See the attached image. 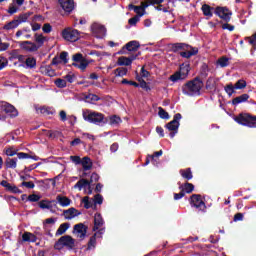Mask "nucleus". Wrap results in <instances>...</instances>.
Here are the masks:
<instances>
[{
	"label": "nucleus",
	"mask_w": 256,
	"mask_h": 256,
	"mask_svg": "<svg viewBox=\"0 0 256 256\" xmlns=\"http://www.w3.org/2000/svg\"><path fill=\"white\" fill-rule=\"evenodd\" d=\"M141 47V44L137 40H132L125 44L122 49L119 51L120 55H127V51L130 54L129 56H121L118 58L117 65H132L134 61L139 59L141 52H137V50Z\"/></svg>",
	"instance_id": "obj_1"
},
{
	"label": "nucleus",
	"mask_w": 256,
	"mask_h": 256,
	"mask_svg": "<svg viewBox=\"0 0 256 256\" xmlns=\"http://www.w3.org/2000/svg\"><path fill=\"white\" fill-rule=\"evenodd\" d=\"M170 51L172 53H179L180 57L183 59H191L199 53V48L193 47L187 43L177 42L170 44Z\"/></svg>",
	"instance_id": "obj_2"
},
{
	"label": "nucleus",
	"mask_w": 256,
	"mask_h": 256,
	"mask_svg": "<svg viewBox=\"0 0 256 256\" xmlns=\"http://www.w3.org/2000/svg\"><path fill=\"white\" fill-rule=\"evenodd\" d=\"M203 85L204 84L201 77H196L184 84L182 86V91L185 95H199V93H201V89H203Z\"/></svg>",
	"instance_id": "obj_3"
},
{
	"label": "nucleus",
	"mask_w": 256,
	"mask_h": 256,
	"mask_svg": "<svg viewBox=\"0 0 256 256\" xmlns=\"http://www.w3.org/2000/svg\"><path fill=\"white\" fill-rule=\"evenodd\" d=\"M234 121H236V123L239 125L249 127L250 129L256 128V116H253L249 113H240L234 118Z\"/></svg>",
	"instance_id": "obj_4"
},
{
	"label": "nucleus",
	"mask_w": 256,
	"mask_h": 256,
	"mask_svg": "<svg viewBox=\"0 0 256 256\" xmlns=\"http://www.w3.org/2000/svg\"><path fill=\"white\" fill-rule=\"evenodd\" d=\"M75 243H77V241L73 237L70 235H65L58 239L54 245V248L58 251H61L63 247H66L67 249H73L75 247Z\"/></svg>",
	"instance_id": "obj_5"
},
{
	"label": "nucleus",
	"mask_w": 256,
	"mask_h": 256,
	"mask_svg": "<svg viewBox=\"0 0 256 256\" xmlns=\"http://www.w3.org/2000/svg\"><path fill=\"white\" fill-rule=\"evenodd\" d=\"M189 71V65H181L179 71L175 72L173 75L170 76V81H173V83H175L176 81L187 79Z\"/></svg>",
	"instance_id": "obj_6"
},
{
	"label": "nucleus",
	"mask_w": 256,
	"mask_h": 256,
	"mask_svg": "<svg viewBox=\"0 0 256 256\" xmlns=\"http://www.w3.org/2000/svg\"><path fill=\"white\" fill-rule=\"evenodd\" d=\"M62 37L65 41H71L73 43L79 39L80 34L78 30L68 27L62 31Z\"/></svg>",
	"instance_id": "obj_7"
},
{
	"label": "nucleus",
	"mask_w": 256,
	"mask_h": 256,
	"mask_svg": "<svg viewBox=\"0 0 256 256\" xmlns=\"http://www.w3.org/2000/svg\"><path fill=\"white\" fill-rule=\"evenodd\" d=\"M72 233L79 241H83V239L87 237V226L83 223L76 224L74 225Z\"/></svg>",
	"instance_id": "obj_8"
},
{
	"label": "nucleus",
	"mask_w": 256,
	"mask_h": 256,
	"mask_svg": "<svg viewBox=\"0 0 256 256\" xmlns=\"http://www.w3.org/2000/svg\"><path fill=\"white\" fill-rule=\"evenodd\" d=\"M0 111L2 113H6V115H9V117H17V115H19V112H17V109H15V106L7 102L0 103Z\"/></svg>",
	"instance_id": "obj_9"
},
{
	"label": "nucleus",
	"mask_w": 256,
	"mask_h": 256,
	"mask_svg": "<svg viewBox=\"0 0 256 256\" xmlns=\"http://www.w3.org/2000/svg\"><path fill=\"white\" fill-rule=\"evenodd\" d=\"M85 121H89L90 123H103L105 119V115L99 113V112H90L88 115H83Z\"/></svg>",
	"instance_id": "obj_10"
},
{
	"label": "nucleus",
	"mask_w": 256,
	"mask_h": 256,
	"mask_svg": "<svg viewBox=\"0 0 256 256\" xmlns=\"http://www.w3.org/2000/svg\"><path fill=\"white\" fill-rule=\"evenodd\" d=\"M60 7L65 11V13H73L75 10V0H58Z\"/></svg>",
	"instance_id": "obj_11"
},
{
	"label": "nucleus",
	"mask_w": 256,
	"mask_h": 256,
	"mask_svg": "<svg viewBox=\"0 0 256 256\" xmlns=\"http://www.w3.org/2000/svg\"><path fill=\"white\" fill-rule=\"evenodd\" d=\"M91 29L92 33H94L96 37L102 38L105 37V35H107V28H105V26L99 23L92 24Z\"/></svg>",
	"instance_id": "obj_12"
},
{
	"label": "nucleus",
	"mask_w": 256,
	"mask_h": 256,
	"mask_svg": "<svg viewBox=\"0 0 256 256\" xmlns=\"http://www.w3.org/2000/svg\"><path fill=\"white\" fill-rule=\"evenodd\" d=\"M191 203L196 207V209H199L200 211H205V209H207L205 202L201 200V195L199 194H194L191 196Z\"/></svg>",
	"instance_id": "obj_13"
},
{
	"label": "nucleus",
	"mask_w": 256,
	"mask_h": 256,
	"mask_svg": "<svg viewBox=\"0 0 256 256\" xmlns=\"http://www.w3.org/2000/svg\"><path fill=\"white\" fill-rule=\"evenodd\" d=\"M59 63H63L67 65L69 63V53L68 52H61L59 57L53 58L51 65H59Z\"/></svg>",
	"instance_id": "obj_14"
},
{
	"label": "nucleus",
	"mask_w": 256,
	"mask_h": 256,
	"mask_svg": "<svg viewBox=\"0 0 256 256\" xmlns=\"http://www.w3.org/2000/svg\"><path fill=\"white\" fill-rule=\"evenodd\" d=\"M88 187V193L91 194L93 193V191L91 190V182H89V180L82 178L80 179L75 185H74V189H79V191H81V189H87Z\"/></svg>",
	"instance_id": "obj_15"
},
{
	"label": "nucleus",
	"mask_w": 256,
	"mask_h": 256,
	"mask_svg": "<svg viewBox=\"0 0 256 256\" xmlns=\"http://www.w3.org/2000/svg\"><path fill=\"white\" fill-rule=\"evenodd\" d=\"M181 119V114H176L174 116V119L166 125L167 129L170 131H175L177 133V130L179 129V120Z\"/></svg>",
	"instance_id": "obj_16"
},
{
	"label": "nucleus",
	"mask_w": 256,
	"mask_h": 256,
	"mask_svg": "<svg viewBox=\"0 0 256 256\" xmlns=\"http://www.w3.org/2000/svg\"><path fill=\"white\" fill-rule=\"evenodd\" d=\"M0 185H2V187H5L6 191H9L10 193H22V191L17 186L12 185L11 183L7 182V180H2L0 182Z\"/></svg>",
	"instance_id": "obj_17"
},
{
	"label": "nucleus",
	"mask_w": 256,
	"mask_h": 256,
	"mask_svg": "<svg viewBox=\"0 0 256 256\" xmlns=\"http://www.w3.org/2000/svg\"><path fill=\"white\" fill-rule=\"evenodd\" d=\"M78 215H81V213L75 208H69L68 210L63 211V217L68 220L74 219V217H77Z\"/></svg>",
	"instance_id": "obj_18"
},
{
	"label": "nucleus",
	"mask_w": 256,
	"mask_h": 256,
	"mask_svg": "<svg viewBox=\"0 0 256 256\" xmlns=\"http://www.w3.org/2000/svg\"><path fill=\"white\" fill-rule=\"evenodd\" d=\"M80 164L82 165V169L84 171H91V169H93V161H91V158L87 156L82 158Z\"/></svg>",
	"instance_id": "obj_19"
},
{
	"label": "nucleus",
	"mask_w": 256,
	"mask_h": 256,
	"mask_svg": "<svg viewBox=\"0 0 256 256\" xmlns=\"http://www.w3.org/2000/svg\"><path fill=\"white\" fill-rule=\"evenodd\" d=\"M247 101H249V94H242L238 97H235L231 103L237 107V105H240V103H247Z\"/></svg>",
	"instance_id": "obj_20"
},
{
	"label": "nucleus",
	"mask_w": 256,
	"mask_h": 256,
	"mask_svg": "<svg viewBox=\"0 0 256 256\" xmlns=\"http://www.w3.org/2000/svg\"><path fill=\"white\" fill-rule=\"evenodd\" d=\"M21 47L26 51H37L39 49V46L31 41L22 42Z\"/></svg>",
	"instance_id": "obj_21"
},
{
	"label": "nucleus",
	"mask_w": 256,
	"mask_h": 256,
	"mask_svg": "<svg viewBox=\"0 0 256 256\" xmlns=\"http://www.w3.org/2000/svg\"><path fill=\"white\" fill-rule=\"evenodd\" d=\"M201 10L205 17H213V11H215V8L211 7L208 4H203Z\"/></svg>",
	"instance_id": "obj_22"
},
{
	"label": "nucleus",
	"mask_w": 256,
	"mask_h": 256,
	"mask_svg": "<svg viewBox=\"0 0 256 256\" xmlns=\"http://www.w3.org/2000/svg\"><path fill=\"white\" fill-rule=\"evenodd\" d=\"M101 227H103V217H101V214H95L93 231H97Z\"/></svg>",
	"instance_id": "obj_23"
},
{
	"label": "nucleus",
	"mask_w": 256,
	"mask_h": 256,
	"mask_svg": "<svg viewBox=\"0 0 256 256\" xmlns=\"http://www.w3.org/2000/svg\"><path fill=\"white\" fill-rule=\"evenodd\" d=\"M40 73L43 75H48V77H54L55 70H52L50 65H42L40 67Z\"/></svg>",
	"instance_id": "obj_24"
},
{
	"label": "nucleus",
	"mask_w": 256,
	"mask_h": 256,
	"mask_svg": "<svg viewBox=\"0 0 256 256\" xmlns=\"http://www.w3.org/2000/svg\"><path fill=\"white\" fill-rule=\"evenodd\" d=\"M103 229H100L97 233H95L93 236L90 237V240L88 242V249L95 248V245H97V235H102Z\"/></svg>",
	"instance_id": "obj_25"
},
{
	"label": "nucleus",
	"mask_w": 256,
	"mask_h": 256,
	"mask_svg": "<svg viewBox=\"0 0 256 256\" xmlns=\"http://www.w3.org/2000/svg\"><path fill=\"white\" fill-rule=\"evenodd\" d=\"M19 22L18 20H16V18H14L12 21L6 23L4 26H3V29L5 31H11L13 29H17V27H19Z\"/></svg>",
	"instance_id": "obj_26"
},
{
	"label": "nucleus",
	"mask_w": 256,
	"mask_h": 256,
	"mask_svg": "<svg viewBox=\"0 0 256 256\" xmlns=\"http://www.w3.org/2000/svg\"><path fill=\"white\" fill-rule=\"evenodd\" d=\"M56 201H58L62 207H69V205H71V199H69L67 196L58 195L56 197Z\"/></svg>",
	"instance_id": "obj_27"
},
{
	"label": "nucleus",
	"mask_w": 256,
	"mask_h": 256,
	"mask_svg": "<svg viewBox=\"0 0 256 256\" xmlns=\"http://www.w3.org/2000/svg\"><path fill=\"white\" fill-rule=\"evenodd\" d=\"M72 61H73L72 65H77V64L81 65V63H84L85 57L81 53H76V54H73Z\"/></svg>",
	"instance_id": "obj_28"
},
{
	"label": "nucleus",
	"mask_w": 256,
	"mask_h": 256,
	"mask_svg": "<svg viewBox=\"0 0 256 256\" xmlns=\"http://www.w3.org/2000/svg\"><path fill=\"white\" fill-rule=\"evenodd\" d=\"M22 241H25V242L31 241L32 243H35V241H37V237L35 236V234L31 232H25L22 235Z\"/></svg>",
	"instance_id": "obj_29"
},
{
	"label": "nucleus",
	"mask_w": 256,
	"mask_h": 256,
	"mask_svg": "<svg viewBox=\"0 0 256 256\" xmlns=\"http://www.w3.org/2000/svg\"><path fill=\"white\" fill-rule=\"evenodd\" d=\"M71 227V224L69 223H63L59 226V228L57 229L56 231V235L59 236V235H64V233L67 232V229H69Z\"/></svg>",
	"instance_id": "obj_30"
},
{
	"label": "nucleus",
	"mask_w": 256,
	"mask_h": 256,
	"mask_svg": "<svg viewBox=\"0 0 256 256\" xmlns=\"http://www.w3.org/2000/svg\"><path fill=\"white\" fill-rule=\"evenodd\" d=\"M180 174L184 179H187L188 181L193 179V172H191V168L180 170Z\"/></svg>",
	"instance_id": "obj_31"
},
{
	"label": "nucleus",
	"mask_w": 256,
	"mask_h": 256,
	"mask_svg": "<svg viewBox=\"0 0 256 256\" xmlns=\"http://www.w3.org/2000/svg\"><path fill=\"white\" fill-rule=\"evenodd\" d=\"M5 163L9 169H15L17 167V158H7Z\"/></svg>",
	"instance_id": "obj_32"
},
{
	"label": "nucleus",
	"mask_w": 256,
	"mask_h": 256,
	"mask_svg": "<svg viewBox=\"0 0 256 256\" xmlns=\"http://www.w3.org/2000/svg\"><path fill=\"white\" fill-rule=\"evenodd\" d=\"M208 73H209V66L204 65L201 67L200 74L197 77H200V81H203V79L207 77Z\"/></svg>",
	"instance_id": "obj_33"
},
{
	"label": "nucleus",
	"mask_w": 256,
	"mask_h": 256,
	"mask_svg": "<svg viewBox=\"0 0 256 256\" xmlns=\"http://www.w3.org/2000/svg\"><path fill=\"white\" fill-rule=\"evenodd\" d=\"M180 189H182L183 193H193L195 186L191 183H185Z\"/></svg>",
	"instance_id": "obj_34"
},
{
	"label": "nucleus",
	"mask_w": 256,
	"mask_h": 256,
	"mask_svg": "<svg viewBox=\"0 0 256 256\" xmlns=\"http://www.w3.org/2000/svg\"><path fill=\"white\" fill-rule=\"evenodd\" d=\"M214 13L217 15V17H220V19H225V7L217 6L214 9Z\"/></svg>",
	"instance_id": "obj_35"
},
{
	"label": "nucleus",
	"mask_w": 256,
	"mask_h": 256,
	"mask_svg": "<svg viewBox=\"0 0 256 256\" xmlns=\"http://www.w3.org/2000/svg\"><path fill=\"white\" fill-rule=\"evenodd\" d=\"M138 82H139L138 87H141V89H145V91H151V87L147 85V82L143 80V78L139 77Z\"/></svg>",
	"instance_id": "obj_36"
},
{
	"label": "nucleus",
	"mask_w": 256,
	"mask_h": 256,
	"mask_svg": "<svg viewBox=\"0 0 256 256\" xmlns=\"http://www.w3.org/2000/svg\"><path fill=\"white\" fill-rule=\"evenodd\" d=\"M40 209H52L53 206H51V202L47 201V200H41L38 203Z\"/></svg>",
	"instance_id": "obj_37"
},
{
	"label": "nucleus",
	"mask_w": 256,
	"mask_h": 256,
	"mask_svg": "<svg viewBox=\"0 0 256 256\" xmlns=\"http://www.w3.org/2000/svg\"><path fill=\"white\" fill-rule=\"evenodd\" d=\"M235 85H233L232 83L226 85L225 87V92L227 93V95H229L230 97L233 95V93H235Z\"/></svg>",
	"instance_id": "obj_38"
},
{
	"label": "nucleus",
	"mask_w": 256,
	"mask_h": 256,
	"mask_svg": "<svg viewBox=\"0 0 256 256\" xmlns=\"http://www.w3.org/2000/svg\"><path fill=\"white\" fill-rule=\"evenodd\" d=\"M116 77H124L127 75V68L121 67L114 71Z\"/></svg>",
	"instance_id": "obj_39"
},
{
	"label": "nucleus",
	"mask_w": 256,
	"mask_h": 256,
	"mask_svg": "<svg viewBox=\"0 0 256 256\" xmlns=\"http://www.w3.org/2000/svg\"><path fill=\"white\" fill-rule=\"evenodd\" d=\"M234 87L235 89H245L247 87V81L240 79L235 83Z\"/></svg>",
	"instance_id": "obj_40"
},
{
	"label": "nucleus",
	"mask_w": 256,
	"mask_h": 256,
	"mask_svg": "<svg viewBox=\"0 0 256 256\" xmlns=\"http://www.w3.org/2000/svg\"><path fill=\"white\" fill-rule=\"evenodd\" d=\"M56 87H59V89H63L64 87H67V81L64 79L58 78L55 80Z\"/></svg>",
	"instance_id": "obj_41"
},
{
	"label": "nucleus",
	"mask_w": 256,
	"mask_h": 256,
	"mask_svg": "<svg viewBox=\"0 0 256 256\" xmlns=\"http://www.w3.org/2000/svg\"><path fill=\"white\" fill-rule=\"evenodd\" d=\"M158 115L161 119H169V113H167V111L162 107L158 108Z\"/></svg>",
	"instance_id": "obj_42"
},
{
	"label": "nucleus",
	"mask_w": 256,
	"mask_h": 256,
	"mask_svg": "<svg viewBox=\"0 0 256 256\" xmlns=\"http://www.w3.org/2000/svg\"><path fill=\"white\" fill-rule=\"evenodd\" d=\"M82 202L84 203L85 209H91V207H93V203H94V202H93V201H90L88 196H85V197L82 199Z\"/></svg>",
	"instance_id": "obj_43"
},
{
	"label": "nucleus",
	"mask_w": 256,
	"mask_h": 256,
	"mask_svg": "<svg viewBox=\"0 0 256 256\" xmlns=\"http://www.w3.org/2000/svg\"><path fill=\"white\" fill-rule=\"evenodd\" d=\"M16 21L19 22V25H21V23H27V20L29 18H27V15H25V13L20 14L19 16L15 17Z\"/></svg>",
	"instance_id": "obj_44"
},
{
	"label": "nucleus",
	"mask_w": 256,
	"mask_h": 256,
	"mask_svg": "<svg viewBox=\"0 0 256 256\" xmlns=\"http://www.w3.org/2000/svg\"><path fill=\"white\" fill-rule=\"evenodd\" d=\"M246 40L252 45L253 49H256V32L251 37H247Z\"/></svg>",
	"instance_id": "obj_45"
},
{
	"label": "nucleus",
	"mask_w": 256,
	"mask_h": 256,
	"mask_svg": "<svg viewBox=\"0 0 256 256\" xmlns=\"http://www.w3.org/2000/svg\"><path fill=\"white\" fill-rule=\"evenodd\" d=\"M35 41L36 43H39L41 47L45 43V37L42 36V34H35Z\"/></svg>",
	"instance_id": "obj_46"
},
{
	"label": "nucleus",
	"mask_w": 256,
	"mask_h": 256,
	"mask_svg": "<svg viewBox=\"0 0 256 256\" xmlns=\"http://www.w3.org/2000/svg\"><path fill=\"white\" fill-rule=\"evenodd\" d=\"M94 205H101L103 203V196L101 194H96L93 199Z\"/></svg>",
	"instance_id": "obj_47"
},
{
	"label": "nucleus",
	"mask_w": 256,
	"mask_h": 256,
	"mask_svg": "<svg viewBox=\"0 0 256 256\" xmlns=\"http://www.w3.org/2000/svg\"><path fill=\"white\" fill-rule=\"evenodd\" d=\"M233 15V12L229 10V8H225V23H229L231 21V17Z\"/></svg>",
	"instance_id": "obj_48"
},
{
	"label": "nucleus",
	"mask_w": 256,
	"mask_h": 256,
	"mask_svg": "<svg viewBox=\"0 0 256 256\" xmlns=\"http://www.w3.org/2000/svg\"><path fill=\"white\" fill-rule=\"evenodd\" d=\"M206 89H215V79L209 78L206 82Z\"/></svg>",
	"instance_id": "obj_49"
},
{
	"label": "nucleus",
	"mask_w": 256,
	"mask_h": 256,
	"mask_svg": "<svg viewBox=\"0 0 256 256\" xmlns=\"http://www.w3.org/2000/svg\"><path fill=\"white\" fill-rule=\"evenodd\" d=\"M41 199V196L37 194H31L28 196V201H31V203H37Z\"/></svg>",
	"instance_id": "obj_50"
},
{
	"label": "nucleus",
	"mask_w": 256,
	"mask_h": 256,
	"mask_svg": "<svg viewBox=\"0 0 256 256\" xmlns=\"http://www.w3.org/2000/svg\"><path fill=\"white\" fill-rule=\"evenodd\" d=\"M121 123V118L119 116L110 117V125H119Z\"/></svg>",
	"instance_id": "obj_51"
},
{
	"label": "nucleus",
	"mask_w": 256,
	"mask_h": 256,
	"mask_svg": "<svg viewBox=\"0 0 256 256\" xmlns=\"http://www.w3.org/2000/svg\"><path fill=\"white\" fill-rule=\"evenodd\" d=\"M141 18L139 16H134L128 20L129 25L135 26L137 23H139Z\"/></svg>",
	"instance_id": "obj_52"
},
{
	"label": "nucleus",
	"mask_w": 256,
	"mask_h": 256,
	"mask_svg": "<svg viewBox=\"0 0 256 256\" xmlns=\"http://www.w3.org/2000/svg\"><path fill=\"white\" fill-rule=\"evenodd\" d=\"M42 30L44 33H51V31H53V26H51L49 23H46L43 25Z\"/></svg>",
	"instance_id": "obj_53"
},
{
	"label": "nucleus",
	"mask_w": 256,
	"mask_h": 256,
	"mask_svg": "<svg viewBox=\"0 0 256 256\" xmlns=\"http://www.w3.org/2000/svg\"><path fill=\"white\" fill-rule=\"evenodd\" d=\"M122 84L123 85H132L133 87H139V83L135 82V81H129L127 79H123L122 80Z\"/></svg>",
	"instance_id": "obj_54"
},
{
	"label": "nucleus",
	"mask_w": 256,
	"mask_h": 256,
	"mask_svg": "<svg viewBox=\"0 0 256 256\" xmlns=\"http://www.w3.org/2000/svg\"><path fill=\"white\" fill-rule=\"evenodd\" d=\"M25 65H37V60L34 57H28L25 60Z\"/></svg>",
	"instance_id": "obj_55"
},
{
	"label": "nucleus",
	"mask_w": 256,
	"mask_h": 256,
	"mask_svg": "<svg viewBox=\"0 0 256 256\" xmlns=\"http://www.w3.org/2000/svg\"><path fill=\"white\" fill-rule=\"evenodd\" d=\"M70 160L72 163H75V165H81V157L79 156H70Z\"/></svg>",
	"instance_id": "obj_56"
},
{
	"label": "nucleus",
	"mask_w": 256,
	"mask_h": 256,
	"mask_svg": "<svg viewBox=\"0 0 256 256\" xmlns=\"http://www.w3.org/2000/svg\"><path fill=\"white\" fill-rule=\"evenodd\" d=\"M161 155H163V150L154 152L153 155H148V157H150L151 161H157L155 157H161Z\"/></svg>",
	"instance_id": "obj_57"
},
{
	"label": "nucleus",
	"mask_w": 256,
	"mask_h": 256,
	"mask_svg": "<svg viewBox=\"0 0 256 256\" xmlns=\"http://www.w3.org/2000/svg\"><path fill=\"white\" fill-rule=\"evenodd\" d=\"M17 11H19V8H17V6H14L13 4H11L8 8V13L10 15H15V13H17Z\"/></svg>",
	"instance_id": "obj_58"
},
{
	"label": "nucleus",
	"mask_w": 256,
	"mask_h": 256,
	"mask_svg": "<svg viewBox=\"0 0 256 256\" xmlns=\"http://www.w3.org/2000/svg\"><path fill=\"white\" fill-rule=\"evenodd\" d=\"M21 185H22V187H26L27 189H33L35 187V183H33L31 181L30 182L23 181L21 183Z\"/></svg>",
	"instance_id": "obj_59"
},
{
	"label": "nucleus",
	"mask_w": 256,
	"mask_h": 256,
	"mask_svg": "<svg viewBox=\"0 0 256 256\" xmlns=\"http://www.w3.org/2000/svg\"><path fill=\"white\" fill-rule=\"evenodd\" d=\"M97 181H99V175L97 173H92L89 183H97Z\"/></svg>",
	"instance_id": "obj_60"
},
{
	"label": "nucleus",
	"mask_w": 256,
	"mask_h": 256,
	"mask_svg": "<svg viewBox=\"0 0 256 256\" xmlns=\"http://www.w3.org/2000/svg\"><path fill=\"white\" fill-rule=\"evenodd\" d=\"M149 5H151V4H149V0H147V2H141V5L138 7L145 14V9H147V7H149Z\"/></svg>",
	"instance_id": "obj_61"
},
{
	"label": "nucleus",
	"mask_w": 256,
	"mask_h": 256,
	"mask_svg": "<svg viewBox=\"0 0 256 256\" xmlns=\"http://www.w3.org/2000/svg\"><path fill=\"white\" fill-rule=\"evenodd\" d=\"M6 155L8 157H13V155H17V151H15L13 148L6 149Z\"/></svg>",
	"instance_id": "obj_62"
},
{
	"label": "nucleus",
	"mask_w": 256,
	"mask_h": 256,
	"mask_svg": "<svg viewBox=\"0 0 256 256\" xmlns=\"http://www.w3.org/2000/svg\"><path fill=\"white\" fill-rule=\"evenodd\" d=\"M134 13H136V17H138V18H141V17H143V15H145L143 13V10H141V8L139 6H137V9H134Z\"/></svg>",
	"instance_id": "obj_63"
},
{
	"label": "nucleus",
	"mask_w": 256,
	"mask_h": 256,
	"mask_svg": "<svg viewBox=\"0 0 256 256\" xmlns=\"http://www.w3.org/2000/svg\"><path fill=\"white\" fill-rule=\"evenodd\" d=\"M234 221L237 222V221H243V213H236L234 215Z\"/></svg>",
	"instance_id": "obj_64"
}]
</instances>
